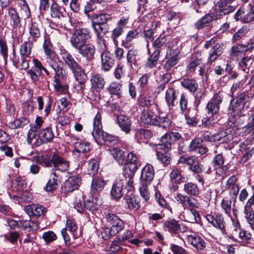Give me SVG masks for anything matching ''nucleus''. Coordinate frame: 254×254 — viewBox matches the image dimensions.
Masks as SVG:
<instances>
[{
  "mask_svg": "<svg viewBox=\"0 0 254 254\" xmlns=\"http://www.w3.org/2000/svg\"><path fill=\"white\" fill-rule=\"evenodd\" d=\"M223 96L221 93H216L214 95L211 100L208 102L206 109L208 110V114L213 116L216 114L219 110V105L223 100Z\"/></svg>",
  "mask_w": 254,
  "mask_h": 254,
  "instance_id": "11",
  "label": "nucleus"
},
{
  "mask_svg": "<svg viewBox=\"0 0 254 254\" xmlns=\"http://www.w3.org/2000/svg\"><path fill=\"white\" fill-rule=\"evenodd\" d=\"M111 155L113 157L115 160L119 164H123L125 161L124 152L118 148H113L109 149Z\"/></svg>",
  "mask_w": 254,
  "mask_h": 254,
  "instance_id": "45",
  "label": "nucleus"
},
{
  "mask_svg": "<svg viewBox=\"0 0 254 254\" xmlns=\"http://www.w3.org/2000/svg\"><path fill=\"white\" fill-rule=\"evenodd\" d=\"M234 99L238 100V101L246 107V109L247 110L250 105V98L248 94L245 92H242L238 94L236 96L234 97Z\"/></svg>",
  "mask_w": 254,
  "mask_h": 254,
  "instance_id": "49",
  "label": "nucleus"
},
{
  "mask_svg": "<svg viewBox=\"0 0 254 254\" xmlns=\"http://www.w3.org/2000/svg\"><path fill=\"white\" fill-rule=\"evenodd\" d=\"M212 163L216 175L221 176L225 174L228 168L226 165H224V157L222 154H218L215 155L213 159Z\"/></svg>",
  "mask_w": 254,
  "mask_h": 254,
  "instance_id": "14",
  "label": "nucleus"
},
{
  "mask_svg": "<svg viewBox=\"0 0 254 254\" xmlns=\"http://www.w3.org/2000/svg\"><path fill=\"white\" fill-rule=\"evenodd\" d=\"M184 190L187 194L193 196H197L200 192L197 186L192 182L186 183L184 186Z\"/></svg>",
  "mask_w": 254,
  "mask_h": 254,
  "instance_id": "46",
  "label": "nucleus"
},
{
  "mask_svg": "<svg viewBox=\"0 0 254 254\" xmlns=\"http://www.w3.org/2000/svg\"><path fill=\"white\" fill-rule=\"evenodd\" d=\"M203 141L201 138H195L192 139L189 146V150L190 152L195 151L200 155H204L208 151V148L203 145Z\"/></svg>",
  "mask_w": 254,
  "mask_h": 254,
  "instance_id": "15",
  "label": "nucleus"
},
{
  "mask_svg": "<svg viewBox=\"0 0 254 254\" xmlns=\"http://www.w3.org/2000/svg\"><path fill=\"white\" fill-rule=\"evenodd\" d=\"M38 162L44 167H52L62 172L67 170L69 166L68 161L56 153L51 155L45 154L39 157Z\"/></svg>",
  "mask_w": 254,
  "mask_h": 254,
  "instance_id": "4",
  "label": "nucleus"
},
{
  "mask_svg": "<svg viewBox=\"0 0 254 254\" xmlns=\"http://www.w3.org/2000/svg\"><path fill=\"white\" fill-rule=\"evenodd\" d=\"M101 58L102 69L105 71H109L115 63V60L112 54L108 51H105L102 54Z\"/></svg>",
  "mask_w": 254,
  "mask_h": 254,
  "instance_id": "19",
  "label": "nucleus"
},
{
  "mask_svg": "<svg viewBox=\"0 0 254 254\" xmlns=\"http://www.w3.org/2000/svg\"><path fill=\"white\" fill-rule=\"evenodd\" d=\"M108 91L110 94L120 99L123 95L122 85L119 83L112 82L108 87Z\"/></svg>",
  "mask_w": 254,
  "mask_h": 254,
  "instance_id": "41",
  "label": "nucleus"
},
{
  "mask_svg": "<svg viewBox=\"0 0 254 254\" xmlns=\"http://www.w3.org/2000/svg\"><path fill=\"white\" fill-rule=\"evenodd\" d=\"M165 227L168 228L171 232L176 233L180 229V225L175 219H171L165 222L164 224Z\"/></svg>",
  "mask_w": 254,
  "mask_h": 254,
  "instance_id": "53",
  "label": "nucleus"
},
{
  "mask_svg": "<svg viewBox=\"0 0 254 254\" xmlns=\"http://www.w3.org/2000/svg\"><path fill=\"white\" fill-rule=\"evenodd\" d=\"M245 108H246L245 107L243 106L238 100L233 98L230 102L229 111L231 114H234V115L235 114L238 115L242 113V110Z\"/></svg>",
  "mask_w": 254,
  "mask_h": 254,
  "instance_id": "44",
  "label": "nucleus"
},
{
  "mask_svg": "<svg viewBox=\"0 0 254 254\" xmlns=\"http://www.w3.org/2000/svg\"><path fill=\"white\" fill-rule=\"evenodd\" d=\"M106 222L101 231L102 237L105 240L109 239L116 235L124 228V222L116 214L108 212L106 214Z\"/></svg>",
  "mask_w": 254,
  "mask_h": 254,
  "instance_id": "2",
  "label": "nucleus"
},
{
  "mask_svg": "<svg viewBox=\"0 0 254 254\" xmlns=\"http://www.w3.org/2000/svg\"><path fill=\"white\" fill-rule=\"evenodd\" d=\"M39 133L42 144L51 142L55 137V134L52 128L50 127L39 130Z\"/></svg>",
  "mask_w": 254,
  "mask_h": 254,
  "instance_id": "33",
  "label": "nucleus"
},
{
  "mask_svg": "<svg viewBox=\"0 0 254 254\" xmlns=\"http://www.w3.org/2000/svg\"><path fill=\"white\" fill-rule=\"evenodd\" d=\"M154 169L153 166L150 164H147L142 169L140 181L141 183L150 184L153 180L154 176Z\"/></svg>",
  "mask_w": 254,
  "mask_h": 254,
  "instance_id": "17",
  "label": "nucleus"
},
{
  "mask_svg": "<svg viewBox=\"0 0 254 254\" xmlns=\"http://www.w3.org/2000/svg\"><path fill=\"white\" fill-rule=\"evenodd\" d=\"M43 64L50 74V76H47V79H52L53 75L58 74L60 66L55 57H47Z\"/></svg>",
  "mask_w": 254,
  "mask_h": 254,
  "instance_id": "10",
  "label": "nucleus"
},
{
  "mask_svg": "<svg viewBox=\"0 0 254 254\" xmlns=\"http://www.w3.org/2000/svg\"><path fill=\"white\" fill-rule=\"evenodd\" d=\"M156 123H155L154 126H158L164 129L168 128L170 125V120L167 117H162L159 116L156 118Z\"/></svg>",
  "mask_w": 254,
  "mask_h": 254,
  "instance_id": "55",
  "label": "nucleus"
},
{
  "mask_svg": "<svg viewBox=\"0 0 254 254\" xmlns=\"http://www.w3.org/2000/svg\"><path fill=\"white\" fill-rule=\"evenodd\" d=\"M8 14L10 17V23L13 29H17L20 27V20L16 10L12 8H9L8 9Z\"/></svg>",
  "mask_w": 254,
  "mask_h": 254,
  "instance_id": "35",
  "label": "nucleus"
},
{
  "mask_svg": "<svg viewBox=\"0 0 254 254\" xmlns=\"http://www.w3.org/2000/svg\"><path fill=\"white\" fill-rule=\"evenodd\" d=\"M80 180L75 177H69L62 185V190L65 192H71L78 189Z\"/></svg>",
  "mask_w": 254,
  "mask_h": 254,
  "instance_id": "21",
  "label": "nucleus"
},
{
  "mask_svg": "<svg viewBox=\"0 0 254 254\" xmlns=\"http://www.w3.org/2000/svg\"><path fill=\"white\" fill-rule=\"evenodd\" d=\"M139 59L138 51L137 49L132 48L129 50L127 54V60L130 65L136 64L137 61Z\"/></svg>",
  "mask_w": 254,
  "mask_h": 254,
  "instance_id": "48",
  "label": "nucleus"
},
{
  "mask_svg": "<svg viewBox=\"0 0 254 254\" xmlns=\"http://www.w3.org/2000/svg\"><path fill=\"white\" fill-rule=\"evenodd\" d=\"M127 190L131 192L134 190L133 181L127 180L125 176H119L114 182L111 190V194L115 198H121Z\"/></svg>",
  "mask_w": 254,
  "mask_h": 254,
  "instance_id": "5",
  "label": "nucleus"
},
{
  "mask_svg": "<svg viewBox=\"0 0 254 254\" xmlns=\"http://www.w3.org/2000/svg\"><path fill=\"white\" fill-rule=\"evenodd\" d=\"M105 182L99 178H93L91 183V191L94 192H98L101 191L104 188Z\"/></svg>",
  "mask_w": 254,
  "mask_h": 254,
  "instance_id": "47",
  "label": "nucleus"
},
{
  "mask_svg": "<svg viewBox=\"0 0 254 254\" xmlns=\"http://www.w3.org/2000/svg\"><path fill=\"white\" fill-rule=\"evenodd\" d=\"M251 8L249 11L243 15L242 23H248L254 21V2L253 4L250 3Z\"/></svg>",
  "mask_w": 254,
  "mask_h": 254,
  "instance_id": "56",
  "label": "nucleus"
},
{
  "mask_svg": "<svg viewBox=\"0 0 254 254\" xmlns=\"http://www.w3.org/2000/svg\"><path fill=\"white\" fill-rule=\"evenodd\" d=\"M254 56H246L243 58L239 62V65L242 69L246 73H248L251 66L254 64Z\"/></svg>",
  "mask_w": 254,
  "mask_h": 254,
  "instance_id": "43",
  "label": "nucleus"
},
{
  "mask_svg": "<svg viewBox=\"0 0 254 254\" xmlns=\"http://www.w3.org/2000/svg\"><path fill=\"white\" fill-rule=\"evenodd\" d=\"M102 203V199L98 195H95L90 199L84 201L85 208L93 213L97 211Z\"/></svg>",
  "mask_w": 254,
  "mask_h": 254,
  "instance_id": "24",
  "label": "nucleus"
},
{
  "mask_svg": "<svg viewBox=\"0 0 254 254\" xmlns=\"http://www.w3.org/2000/svg\"><path fill=\"white\" fill-rule=\"evenodd\" d=\"M77 139L73 136L71 137V142H72L74 146L73 153L76 157L80 156L81 154H84L89 151L90 149V145L88 142H82L80 140L74 141Z\"/></svg>",
  "mask_w": 254,
  "mask_h": 254,
  "instance_id": "13",
  "label": "nucleus"
},
{
  "mask_svg": "<svg viewBox=\"0 0 254 254\" xmlns=\"http://www.w3.org/2000/svg\"><path fill=\"white\" fill-rule=\"evenodd\" d=\"M125 199L129 210L136 211L140 207V199L138 196L132 195L130 193Z\"/></svg>",
  "mask_w": 254,
  "mask_h": 254,
  "instance_id": "28",
  "label": "nucleus"
},
{
  "mask_svg": "<svg viewBox=\"0 0 254 254\" xmlns=\"http://www.w3.org/2000/svg\"><path fill=\"white\" fill-rule=\"evenodd\" d=\"M92 135L98 144L104 143L107 145L110 146L116 144L119 141L117 136L103 131L101 116L99 112L96 115L94 119Z\"/></svg>",
  "mask_w": 254,
  "mask_h": 254,
  "instance_id": "3",
  "label": "nucleus"
},
{
  "mask_svg": "<svg viewBox=\"0 0 254 254\" xmlns=\"http://www.w3.org/2000/svg\"><path fill=\"white\" fill-rule=\"evenodd\" d=\"M92 27L98 39H101L109 31L108 24L92 23Z\"/></svg>",
  "mask_w": 254,
  "mask_h": 254,
  "instance_id": "38",
  "label": "nucleus"
},
{
  "mask_svg": "<svg viewBox=\"0 0 254 254\" xmlns=\"http://www.w3.org/2000/svg\"><path fill=\"white\" fill-rule=\"evenodd\" d=\"M24 210L30 216L40 217L46 214V209L39 204H32L24 207Z\"/></svg>",
  "mask_w": 254,
  "mask_h": 254,
  "instance_id": "16",
  "label": "nucleus"
},
{
  "mask_svg": "<svg viewBox=\"0 0 254 254\" xmlns=\"http://www.w3.org/2000/svg\"><path fill=\"white\" fill-rule=\"evenodd\" d=\"M184 218L186 221L191 223H198L200 218L198 212L191 208L186 211L184 214Z\"/></svg>",
  "mask_w": 254,
  "mask_h": 254,
  "instance_id": "37",
  "label": "nucleus"
},
{
  "mask_svg": "<svg viewBox=\"0 0 254 254\" xmlns=\"http://www.w3.org/2000/svg\"><path fill=\"white\" fill-rule=\"evenodd\" d=\"M228 134L225 131H221L214 135L213 141H218L222 143L228 141L229 140Z\"/></svg>",
  "mask_w": 254,
  "mask_h": 254,
  "instance_id": "64",
  "label": "nucleus"
},
{
  "mask_svg": "<svg viewBox=\"0 0 254 254\" xmlns=\"http://www.w3.org/2000/svg\"><path fill=\"white\" fill-rule=\"evenodd\" d=\"M183 87L188 89L190 92L194 93L198 88V83L192 78H184L181 81Z\"/></svg>",
  "mask_w": 254,
  "mask_h": 254,
  "instance_id": "40",
  "label": "nucleus"
},
{
  "mask_svg": "<svg viewBox=\"0 0 254 254\" xmlns=\"http://www.w3.org/2000/svg\"><path fill=\"white\" fill-rule=\"evenodd\" d=\"M117 122L121 129L126 133H129L131 130V122L127 116L120 115L117 117Z\"/></svg>",
  "mask_w": 254,
  "mask_h": 254,
  "instance_id": "27",
  "label": "nucleus"
},
{
  "mask_svg": "<svg viewBox=\"0 0 254 254\" xmlns=\"http://www.w3.org/2000/svg\"><path fill=\"white\" fill-rule=\"evenodd\" d=\"M188 242L197 250H203L206 247V243L199 236L196 234L188 236Z\"/></svg>",
  "mask_w": 254,
  "mask_h": 254,
  "instance_id": "23",
  "label": "nucleus"
},
{
  "mask_svg": "<svg viewBox=\"0 0 254 254\" xmlns=\"http://www.w3.org/2000/svg\"><path fill=\"white\" fill-rule=\"evenodd\" d=\"M181 139L182 136L178 132H171L166 133L161 138V143H158L156 145V148L158 150L161 149L166 152L171 149L173 144Z\"/></svg>",
  "mask_w": 254,
  "mask_h": 254,
  "instance_id": "7",
  "label": "nucleus"
},
{
  "mask_svg": "<svg viewBox=\"0 0 254 254\" xmlns=\"http://www.w3.org/2000/svg\"><path fill=\"white\" fill-rule=\"evenodd\" d=\"M170 56L171 57L165 63L163 68L166 71H170L171 68L178 63L180 58V51L178 49L170 50Z\"/></svg>",
  "mask_w": 254,
  "mask_h": 254,
  "instance_id": "22",
  "label": "nucleus"
},
{
  "mask_svg": "<svg viewBox=\"0 0 254 254\" xmlns=\"http://www.w3.org/2000/svg\"><path fill=\"white\" fill-rule=\"evenodd\" d=\"M137 102L140 106L148 108L154 104L155 99L147 94H142L138 98Z\"/></svg>",
  "mask_w": 254,
  "mask_h": 254,
  "instance_id": "36",
  "label": "nucleus"
},
{
  "mask_svg": "<svg viewBox=\"0 0 254 254\" xmlns=\"http://www.w3.org/2000/svg\"><path fill=\"white\" fill-rule=\"evenodd\" d=\"M60 54L64 64L72 71L75 79L78 82L80 89H84L87 76L84 70L67 51L62 50Z\"/></svg>",
  "mask_w": 254,
  "mask_h": 254,
  "instance_id": "1",
  "label": "nucleus"
},
{
  "mask_svg": "<svg viewBox=\"0 0 254 254\" xmlns=\"http://www.w3.org/2000/svg\"><path fill=\"white\" fill-rule=\"evenodd\" d=\"M160 54V50L159 49L156 50L147 60L146 63L147 66L149 68L154 66L157 63Z\"/></svg>",
  "mask_w": 254,
  "mask_h": 254,
  "instance_id": "52",
  "label": "nucleus"
},
{
  "mask_svg": "<svg viewBox=\"0 0 254 254\" xmlns=\"http://www.w3.org/2000/svg\"><path fill=\"white\" fill-rule=\"evenodd\" d=\"M42 29V24L39 20L32 21L29 27V33L34 41H37L41 37Z\"/></svg>",
  "mask_w": 254,
  "mask_h": 254,
  "instance_id": "25",
  "label": "nucleus"
},
{
  "mask_svg": "<svg viewBox=\"0 0 254 254\" xmlns=\"http://www.w3.org/2000/svg\"><path fill=\"white\" fill-rule=\"evenodd\" d=\"M76 50L79 54L88 61H91L94 58L95 47L91 44H85Z\"/></svg>",
  "mask_w": 254,
  "mask_h": 254,
  "instance_id": "18",
  "label": "nucleus"
},
{
  "mask_svg": "<svg viewBox=\"0 0 254 254\" xmlns=\"http://www.w3.org/2000/svg\"><path fill=\"white\" fill-rule=\"evenodd\" d=\"M90 38V31L88 29H76L70 37V42L71 46L77 50L86 44Z\"/></svg>",
  "mask_w": 254,
  "mask_h": 254,
  "instance_id": "6",
  "label": "nucleus"
},
{
  "mask_svg": "<svg viewBox=\"0 0 254 254\" xmlns=\"http://www.w3.org/2000/svg\"><path fill=\"white\" fill-rule=\"evenodd\" d=\"M170 176L172 181L178 184L182 181L183 178L182 175V171L177 168L174 169L172 171Z\"/></svg>",
  "mask_w": 254,
  "mask_h": 254,
  "instance_id": "59",
  "label": "nucleus"
},
{
  "mask_svg": "<svg viewBox=\"0 0 254 254\" xmlns=\"http://www.w3.org/2000/svg\"><path fill=\"white\" fill-rule=\"evenodd\" d=\"M167 36L161 35L153 41L152 46L154 48H157L158 49L161 48L164 46L167 47L170 51L173 49V46L171 45L170 41L167 42Z\"/></svg>",
  "mask_w": 254,
  "mask_h": 254,
  "instance_id": "31",
  "label": "nucleus"
},
{
  "mask_svg": "<svg viewBox=\"0 0 254 254\" xmlns=\"http://www.w3.org/2000/svg\"><path fill=\"white\" fill-rule=\"evenodd\" d=\"M27 140L29 144L33 146L37 147L42 144L39 130L35 127H32L28 132Z\"/></svg>",
  "mask_w": 254,
  "mask_h": 254,
  "instance_id": "20",
  "label": "nucleus"
},
{
  "mask_svg": "<svg viewBox=\"0 0 254 254\" xmlns=\"http://www.w3.org/2000/svg\"><path fill=\"white\" fill-rule=\"evenodd\" d=\"M177 92L172 86L168 88L166 92L165 100L169 106L174 107L178 103Z\"/></svg>",
  "mask_w": 254,
  "mask_h": 254,
  "instance_id": "32",
  "label": "nucleus"
},
{
  "mask_svg": "<svg viewBox=\"0 0 254 254\" xmlns=\"http://www.w3.org/2000/svg\"><path fill=\"white\" fill-rule=\"evenodd\" d=\"M88 173L94 175L99 169V164L96 159H91L88 164Z\"/></svg>",
  "mask_w": 254,
  "mask_h": 254,
  "instance_id": "60",
  "label": "nucleus"
},
{
  "mask_svg": "<svg viewBox=\"0 0 254 254\" xmlns=\"http://www.w3.org/2000/svg\"><path fill=\"white\" fill-rule=\"evenodd\" d=\"M33 63L34 64V66L32 67V68H34V70L36 71L37 72H38L39 74L42 75V70H43L47 76H50L49 72L43 66V64L38 59H34L33 60Z\"/></svg>",
  "mask_w": 254,
  "mask_h": 254,
  "instance_id": "57",
  "label": "nucleus"
},
{
  "mask_svg": "<svg viewBox=\"0 0 254 254\" xmlns=\"http://www.w3.org/2000/svg\"><path fill=\"white\" fill-rule=\"evenodd\" d=\"M66 230L71 233L73 239H76L78 237L77 234V226L74 220L68 218L66 221Z\"/></svg>",
  "mask_w": 254,
  "mask_h": 254,
  "instance_id": "51",
  "label": "nucleus"
},
{
  "mask_svg": "<svg viewBox=\"0 0 254 254\" xmlns=\"http://www.w3.org/2000/svg\"><path fill=\"white\" fill-rule=\"evenodd\" d=\"M222 53L223 48L220 44L217 43L214 45L209 52V56L208 59V62L212 63L215 61Z\"/></svg>",
  "mask_w": 254,
  "mask_h": 254,
  "instance_id": "42",
  "label": "nucleus"
},
{
  "mask_svg": "<svg viewBox=\"0 0 254 254\" xmlns=\"http://www.w3.org/2000/svg\"><path fill=\"white\" fill-rule=\"evenodd\" d=\"M137 169V164L125 163L123 168V174L121 176L126 177L127 180L133 181V178Z\"/></svg>",
  "mask_w": 254,
  "mask_h": 254,
  "instance_id": "26",
  "label": "nucleus"
},
{
  "mask_svg": "<svg viewBox=\"0 0 254 254\" xmlns=\"http://www.w3.org/2000/svg\"><path fill=\"white\" fill-rule=\"evenodd\" d=\"M92 87L97 91H100L103 88L105 81L103 76L100 74H97L92 76L90 79Z\"/></svg>",
  "mask_w": 254,
  "mask_h": 254,
  "instance_id": "29",
  "label": "nucleus"
},
{
  "mask_svg": "<svg viewBox=\"0 0 254 254\" xmlns=\"http://www.w3.org/2000/svg\"><path fill=\"white\" fill-rule=\"evenodd\" d=\"M245 218L252 228L254 225V211L253 209L244 208Z\"/></svg>",
  "mask_w": 254,
  "mask_h": 254,
  "instance_id": "62",
  "label": "nucleus"
},
{
  "mask_svg": "<svg viewBox=\"0 0 254 254\" xmlns=\"http://www.w3.org/2000/svg\"><path fill=\"white\" fill-rule=\"evenodd\" d=\"M156 157L158 160L163 164L164 166H166L171 163L172 158L170 155L167 153H163L157 151L156 152Z\"/></svg>",
  "mask_w": 254,
  "mask_h": 254,
  "instance_id": "54",
  "label": "nucleus"
},
{
  "mask_svg": "<svg viewBox=\"0 0 254 254\" xmlns=\"http://www.w3.org/2000/svg\"><path fill=\"white\" fill-rule=\"evenodd\" d=\"M112 20V17L107 13L94 14L92 16V23L107 24V23Z\"/></svg>",
  "mask_w": 254,
  "mask_h": 254,
  "instance_id": "39",
  "label": "nucleus"
},
{
  "mask_svg": "<svg viewBox=\"0 0 254 254\" xmlns=\"http://www.w3.org/2000/svg\"><path fill=\"white\" fill-rule=\"evenodd\" d=\"M232 201L227 198H224L221 202V207L225 213L230 215L232 210Z\"/></svg>",
  "mask_w": 254,
  "mask_h": 254,
  "instance_id": "61",
  "label": "nucleus"
},
{
  "mask_svg": "<svg viewBox=\"0 0 254 254\" xmlns=\"http://www.w3.org/2000/svg\"><path fill=\"white\" fill-rule=\"evenodd\" d=\"M233 0H219L215 5V12L216 15L223 16L233 12L235 7L231 5Z\"/></svg>",
  "mask_w": 254,
  "mask_h": 254,
  "instance_id": "9",
  "label": "nucleus"
},
{
  "mask_svg": "<svg viewBox=\"0 0 254 254\" xmlns=\"http://www.w3.org/2000/svg\"><path fill=\"white\" fill-rule=\"evenodd\" d=\"M123 32L124 29L118 25L113 29L111 38L112 39L115 44H117V39L123 34Z\"/></svg>",
  "mask_w": 254,
  "mask_h": 254,
  "instance_id": "63",
  "label": "nucleus"
},
{
  "mask_svg": "<svg viewBox=\"0 0 254 254\" xmlns=\"http://www.w3.org/2000/svg\"><path fill=\"white\" fill-rule=\"evenodd\" d=\"M20 228L25 230L27 228L29 231H36L38 229V226L37 223L27 220H21L19 221Z\"/></svg>",
  "mask_w": 254,
  "mask_h": 254,
  "instance_id": "50",
  "label": "nucleus"
},
{
  "mask_svg": "<svg viewBox=\"0 0 254 254\" xmlns=\"http://www.w3.org/2000/svg\"><path fill=\"white\" fill-rule=\"evenodd\" d=\"M157 116L153 112L149 110H144L141 116V120L144 124L147 125H154L156 122Z\"/></svg>",
  "mask_w": 254,
  "mask_h": 254,
  "instance_id": "30",
  "label": "nucleus"
},
{
  "mask_svg": "<svg viewBox=\"0 0 254 254\" xmlns=\"http://www.w3.org/2000/svg\"><path fill=\"white\" fill-rule=\"evenodd\" d=\"M206 219L213 227L220 229L223 233L225 231L226 223L222 214L217 213L214 215L207 214Z\"/></svg>",
  "mask_w": 254,
  "mask_h": 254,
  "instance_id": "12",
  "label": "nucleus"
},
{
  "mask_svg": "<svg viewBox=\"0 0 254 254\" xmlns=\"http://www.w3.org/2000/svg\"><path fill=\"white\" fill-rule=\"evenodd\" d=\"M33 45V42L28 40L27 41H25L20 47L19 53L21 69L26 70L29 66V62L31 59L30 55Z\"/></svg>",
  "mask_w": 254,
  "mask_h": 254,
  "instance_id": "8",
  "label": "nucleus"
},
{
  "mask_svg": "<svg viewBox=\"0 0 254 254\" xmlns=\"http://www.w3.org/2000/svg\"><path fill=\"white\" fill-rule=\"evenodd\" d=\"M60 181L58 177L55 172H52L50 175L49 180L45 187L47 191H52L56 190L59 185Z\"/></svg>",
  "mask_w": 254,
  "mask_h": 254,
  "instance_id": "34",
  "label": "nucleus"
},
{
  "mask_svg": "<svg viewBox=\"0 0 254 254\" xmlns=\"http://www.w3.org/2000/svg\"><path fill=\"white\" fill-rule=\"evenodd\" d=\"M51 15L56 21H58L64 17L62 12L59 9L57 3H53L51 7Z\"/></svg>",
  "mask_w": 254,
  "mask_h": 254,
  "instance_id": "58",
  "label": "nucleus"
}]
</instances>
